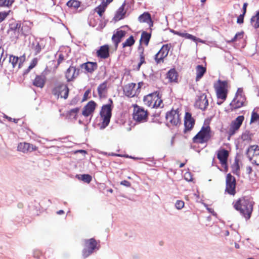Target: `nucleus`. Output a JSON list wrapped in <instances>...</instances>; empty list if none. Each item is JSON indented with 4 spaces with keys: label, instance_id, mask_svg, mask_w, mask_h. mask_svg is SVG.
Returning a JSON list of instances; mask_svg holds the SVG:
<instances>
[{
    "label": "nucleus",
    "instance_id": "10",
    "mask_svg": "<svg viewBox=\"0 0 259 259\" xmlns=\"http://www.w3.org/2000/svg\"><path fill=\"white\" fill-rule=\"evenodd\" d=\"M214 88L217 97L225 100L227 98L228 93V81L219 80L217 83L214 85Z\"/></svg>",
    "mask_w": 259,
    "mask_h": 259
},
{
    "label": "nucleus",
    "instance_id": "30",
    "mask_svg": "<svg viewBox=\"0 0 259 259\" xmlns=\"http://www.w3.org/2000/svg\"><path fill=\"white\" fill-rule=\"evenodd\" d=\"M174 33L179 36L185 37L187 39H190L194 41H198L200 42H203V41L199 38H197L196 36L190 34L188 33H183L179 31H174Z\"/></svg>",
    "mask_w": 259,
    "mask_h": 259
},
{
    "label": "nucleus",
    "instance_id": "61",
    "mask_svg": "<svg viewBox=\"0 0 259 259\" xmlns=\"http://www.w3.org/2000/svg\"><path fill=\"white\" fill-rule=\"evenodd\" d=\"M77 152H80V153H86V151L85 150H78L77 151Z\"/></svg>",
    "mask_w": 259,
    "mask_h": 259
},
{
    "label": "nucleus",
    "instance_id": "16",
    "mask_svg": "<svg viewBox=\"0 0 259 259\" xmlns=\"http://www.w3.org/2000/svg\"><path fill=\"white\" fill-rule=\"evenodd\" d=\"M244 119V116L243 115H240L238 116L231 122L230 127L228 132L230 136L235 134V133L239 129Z\"/></svg>",
    "mask_w": 259,
    "mask_h": 259
},
{
    "label": "nucleus",
    "instance_id": "11",
    "mask_svg": "<svg viewBox=\"0 0 259 259\" xmlns=\"http://www.w3.org/2000/svg\"><path fill=\"white\" fill-rule=\"evenodd\" d=\"M247 157L253 163L259 165V146L253 145L249 146L246 150Z\"/></svg>",
    "mask_w": 259,
    "mask_h": 259
},
{
    "label": "nucleus",
    "instance_id": "36",
    "mask_svg": "<svg viewBox=\"0 0 259 259\" xmlns=\"http://www.w3.org/2000/svg\"><path fill=\"white\" fill-rule=\"evenodd\" d=\"M259 123V108H254L251 112L250 124Z\"/></svg>",
    "mask_w": 259,
    "mask_h": 259
},
{
    "label": "nucleus",
    "instance_id": "29",
    "mask_svg": "<svg viewBox=\"0 0 259 259\" xmlns=\"http://www.w3.org/2000/svg\"><path fill=\"white\" fill-rule=\"evenodd\" d=\"M196 81H199L206 72V67L203 66L202 65H198L196 68Z\"/></svg>",
    "mask_w": 259,
    "mask_h": 259
},
{
    "label": "nucleus",
    "instance_id": "27",
    "mask_svg": "<svg viewBox=\"0 0 259 259\" xmlns=\"http://www.w3.org/2000/svg\"><path fill=\"white\" fill-rule=\"evenodd\" d=\"M46 77L45 75H36L33 80L32 84L34 86L41 89L44 87L46 82Z\"/></svg>",
    "mask_w": 259,
    "mask_h": 259
},
{
    "label": "nucleus",
    "instance_id": "7",
    "mask_svg": "<svg viewBox=\"0 0 259 259\" xmlns=\"http://www.w3.org/2000/svg\"><path fill=\"white\" fill-rule=\"evenodd\" d=\"M99 242L94 238L84 240V248L82 250V255L83 258H86L92 254L95 249H99Z\"/></svg>",
    "mask_w": 259,
    "mask_h": 259
},
{
    "label": "nucleus",
    "instance_id": "60",
    "mask_svg": "<svg viewBox=\"0 0 259 259\" xmlns=\"http://www.w3.org/2000/svg\"><path fill=\"white\" fill-rule=\"evenodd\" d=\"M185 164H186V163H181L179 165V167L182 168V167H184V165H185Z\"/></svg>",
    "mask_w": 259,
    "mask_h": 259
},
{
    "label": "nucleus",
    "instance_id": "42",
    "mask_svg": "<svg viewBox=\"0 0 259 259\" xmlns=\"http://www.w3.org/2000/svg\"><path fill=\"white\" fill-rule=\"evenodd\" d=\"M14 2V0H0V7H10Z\"/></svg>",
    "mask_w": 259,
    "mask_h": 259
},
{
    "label": "nucleus",
    "instance_id": "43",
    "mask_svg": "<svg viewBox=\"0 0 259 259\" xmlns=\"http://www.w3.org/2000/svg\"><path fill=\"white\" fill-rule=\"evenodd\" d=\"M32 49L35 52V54L37 55L39 53L42 49L41 45L38 42L33 43Z\"/></svg>",
    "mask_w": 259,
    "mask_h": 259
},
{
    "label": "nucleus",
    "instance_id": "47",
    "mask_svg": "<svg viewBox=\"0 0 259 259\" xmlns=\"http://www.w3.org/2000/svg\"><path fill=\"white\" fill-rule=\"evenodd\" d=\"M66 59L65 56L62 54L60 53L59 54L58 58L57 59V65L56 68H57L59 65Z\"/></svg>",
    "mask_w": 259,
    "mask_h": 259
},
{
    "label": "nucleus",
    "instance_id": "51",
    "mask_svg": "<svg viewBox=\"0 0 259 259\" xmlns=\"http://www.w3.org/2000/svg\"><path fill=\"white\" fill-rule=\"evenodd\" d=\"M4 117L6 118V119H7L8 120V121H13L15 123H17L19 120V119H18L12 118L9 117L8 116L6 115L4 116Z\"/></svg>",
    "mask_w": 259,
    "mask_h": 259
},
{
    "label": "nucleus",
    "instance_id": "1",
    "mask_svg": "<svg viewBox=\"0 0 259 259\" xmlns=\"http://www.w3.org/2000/svg\"><path fill=\"white\" fill-rule=\"evenodd\" d=\"M234 208L238 211L246 220H249L253 211L254 202L249 196H244L239 198L232 203Z\"/></svg>",
    "mask_w": 259,
    "mask_h": 259
},
{
    "label": "nucleus",
    "instance_id": "18",
    "mask_svg": "<svg viewBox=\"0 0 259 259\" xmlns=\"http://www.w3.org/2000/svg\"><path fill=\"white\" fill-rule=\"evenodd\" d=\"M126 32L121 29H117L116 31L113 34L111 39L114 44L115 50H116L119 44L122 39L125 36Z\"/></svg>",
    "mask_w": 259,
    "mask_h": 259
},
{
    "label": "nucleus",
    "instance_id": "28",
    "mask_svg": "<svg viewBox=\"0 0 259 259\" xmlns=\"http://www.w3.org/2000/svg\"><path fill=\"white\" fill-rule=\"evenodd\" d=\"M138 21L140 23H147L150 27L153 25V22L151 19V15L148 12H144L139 16Z\"/></svg>",
    "mask_w": 259,
    "mask_h": 259
},
{
    "label": "nucleus",
    "instance_id": "52",
    "mask_svg": "<svg viewBox=\"0 0 259 259\" xmlns=\"http://www.w3.org/2000/svg\"><path fill=\"white\" fill-rule=\"evenodd\" d=\"M143 85V82H139L138 84H136V89L137 90H139V93H140L141 92V89Z\"/></svg>",
    "mask_w": 259,
    "mask_h": 259
},
{
    "label": "nucleus",
    "instance_id": "56",
    "mask_svg": "<svg viewBox=\"0 0 259 259\" xmlns=\"http://www.w3.org/2000/svg\"><path fill=\"white\" fill-rule=\"evenodd\" d=\"M89 91H87L84 94V96H83V100H86V98L87 97H88V96L89 95Z\"/></svg>",
    "mask_w": 259,
    "mask_h": 259
},
{
    "label": "nucleus",
    "instance_id": "8",
    "mask_svg": "<svg viewBox=\"0 0 259 259\" xmlns=\"http://www.w3.org/2000/svg\"><path fill=\"white\" fill-rule=\"evenodd\" d=\"M133 106L134 107L133 119L139 122L146 121L148 115L147 110H145L143 107L139 106L137 104H134Z\"/></svg>",
    "mask_w": 259,
    "mask_h": 259
},
{
    "label": "nucleus",
    "instance_id": "3",
    "mask_svg": "<svg viewBox=\"0 0 259 259\" xmlns=\"http://www.w3.org/2000/svg\"><path fill=\"white\" fill-rule=\"evenodd\" d=\"M212 137V132L209 125L202 126L200 131L193 138L192 141L195 144H203L207 143Z\"/></svg>",
    "mask_w": 259,
    "mask_h": 259
},
{
    "label": "nucleus",
    "instance_id": "54",
    "mask_svg": "<svg viewBox=\"0 0 259 259\" xmlns=\"http://www.w3.org/2000/svg\"><path fill=\"white\" fill-rule=\"evenodd\" d=\"M247 3H245L243 4V14H245L246 13V8H247Z\"/></svg>",
    "mask_w": 259,
    "mask_h": 259
},
{
    "label": "nucleus",
    "instance_id": "58",
    "mask_svg": "<svg viewBox=\"0 0 259 259\" xmlns=\"http://www.w3.org/2000/svg\"><path fill=\"white\" fill-rule=\"evenodd\" d=\"M101 2H102V3H102V4H106V2H107V1H108V0H101ZM109 1H110V4L111 2H112V1H113V0H109Z\"/></svg>",
    "mask_w": 259,
    "mask_h": 259
},
{
    "label": "nucleus",
    "instance_id": "33",
    "mask_svg": "<svg viewBox=\"0 0 259 259\" xmlns=\"http://www.w3.org/2000/svg\"><path fill=\"white\" fill-rule=\"evenodd\" d=\"M178 73L175 69H170L167 73V78L170 82H177L178 81Z\"/></svg>",
    "mask_w": 259,
    "mask_h": 259
},
{
    "label": "nucleus",
    "instance_id": "62",
    "mask_svg": "<svg viewBox=\"0 0 259 259\" xmlns=\"http://www.w3.org/2000/svg\"><path fill=\"white\" fill-rule=\"evenodd\" d=\"M206 0H200L201 3L203 5L205 2Z\"/></svg>",
    "mask_w": 259,
    "mask_h": 259
},
{
    "label": "nucleus",
    "instance_id": "5",
    "mask_svg": "<svg viewBox=\"0 0 259 259\" xmlns=\"http://www.w3.org/2000/svg\"><path fill=\"white\" fill-rule=\"evenodd\" d=\"M144 104L151 108L162 107L163 101L159 96V93L155 92L144 97Z\"/></svg>",
    "mask_w": 259,
    "mask_h": 259
},
{
    "label": "nucleus",
    "instance_id": "14",
    "mask_svg": "<svg viewBox=\"0 0 259 259\" xmlns=\"http://www.w3.org/2000/svg\"><path fill=\"white\" fill-rule=\"evenodd\" d=\"M236 179L235 177L230 174H228L226 180L225 191L228 194L234 195L236 194Z\"/></svg>",
    "mask_w": 259,
    "mask_h": 259
},
{
    "label": "nucleus",
    "instance_id": "53",
    "mask_svg": "<svg viewBox=\"0 0 259 259\" xmlns=\"http://www.w3.org/2000/svg\"><path fill=\"white\" fill-rule=\"evenodd\" d=\"M120 184L122 185H124V186H125L126 187H129L131 185V184H130V182H128L127 181H126V180H124V181H121V183H120Z\"/></svg>",
    "mask_w": 259,
    "mask_h": 259
},
{
    "label": "nucleus",
    "instance_id": "20",
    "mask_svg": "<svg viewBox=\"0 0 259 259\" xmlns=\"http://www.w3.org/2000/svg\"><path fill=\"white\" fill-rule=\"evenodd\" d=\"M208 105V101L206 95L202 94L198 97L195 106L202 110H205Z\"/></svg>",
    "mask_w": 259,
    "mask_h": 259
},
{
    "label": "nucleus",
    "instance_id": "22",
    "mask_svg": "<svg viewBox=\"0 0 259 259\" xmlns=\"http://www.w3.org/2000/svg\"><path fill=\"white\" fill-rule=\"evenodd\" d=\"M37 149V147L36 146L26 142L20 143L17 146V150L24 153L35 151Z\"/></svg>",
    "mask_w": 259,
    "mask_h": 259
},
{
    "label": "nucleus",
    "instance_id": "39",
    "mask_svg": "<svg viewBox=\"0 0 259 259\" xmlns=\"http://www.w3.org/2000/svg\"><path fill=\"white\" fill-rule=\"evenodd\" d=\"M250 21L252 25L255 29L259 28V11L256 12L255 16L251 17Z\"/></svg>",
    "mask_w": 259,
    "mask_h": 259
},
{
    "label": "nucleus",
    "instance_id": "2",
    "mask_svg": "<svg viewBox=\"0 0 259 259\" xmlns=\"http://www.w3.org/2000/svg\"><path fill=\"white\" fill-rule=\"evenodd\" d=\"M51 92L57 99L60 98L66 100L69 96V89L68 85L64 82L56 81L52 88Z\"/></svg>",
    "mask_w": 259,
    "mask_h": 259
},
{
    "label": "nucleus",
    "instance_id": "50",
    "mask_svg": "<svg viewBox=\"0 0 259 259\" xmlns=\"http://www.w3.org/2000/svg\"><path fill=\"white\" fill-rule=\"evenodd\" d=\"M244 15H245L244 14H240L238 17L237 19V23L238 24H241L243 23Z\"/></svg>",
    "mask_w": 259,
    "mask_h": 259
},
{
    "label": "nucleus",
    "instance_id": "48",
    "mask_svg": "<svg viewBox=\"0 0 259 259\" xmlns=\"http://www.w3.org/2000/svg\"><path fill=\"white\" fill-rule=\"evenodd\" d=\"M10 11L8 12H0V23L3 21L9 15Z\"/></svg>",
    "mask_w": 259,
    "mask_h": 259
},
{
    "label": "nucleus",
    "instance_id": "9",
    "mask_svg": "<svg viewBox=\"0 0 259 259\" xmlns=\"http://www.w3.org/2000/svg\"><path fill=\"white\" fill-rule=\"evenodd\" d=\"M246 98L243 94L242 91L238 90L235 98L230 104L231 111L235 110L241 108L245 105Z\"/></svg>",
    "mask_w": 259,
    "mask_h": 259
},
{
    "label": "nucleus",
    "instance_id": "46",
    "mask_svg": "<svg viewBox=\"0 0 259 259\" xmlns=\"http://www.w3.org/2000/svg\"><path fill=\"white\" fill-rule=\"evenodd\" d=\"M243 35V32H238L235 34V35L234 36V37L230 41H228V42H235L238 39H241V38H242Z\"/></svg>",
    "mask_w": 259,
    "mask_h": 259
},
{
    "label": "nucleus",
    "instance_id": "31",
    "mask_svg": "<svg viewBox=\"0 0 259 259\" xmlns=\"http://www.w3.org/2000/svg\"><path fill=\"white\" fill-rule=\"evenodd\" d=\"M151 37V34L150 33H148L146 31H143L141 34V38L140 39V45L141 46V44L143 43L146 46H148L149 45V42L150 39Z\"/></svg>",
    "mask_w": 259,
    "mask_h": 259
},
{
    "label": "nucleus",
    "instance_id": "12",
    "mask_svg": "<svg viewBox=\"0 0 259 259\" xmlns=\"http://www.w3.org/2000/svg\"><path fill=\"white\" fill-rule=\"evenodd\" d=\"M171 47L170 44L163 45L160 50L154 56V60L157 64L163 63L164 59L167 56L169 51Z\"/></svg>",
    "mask_w": 259,
    "mask_h": 259
},
{
    "label": "nucleus",
    "instance_id": "23",
    "mask_svg": "<svg viewBox=\"0 0 259 259\" xmlns=\"http://www.w3.org/2000/svg\"><path fill=\"white\" fill-rule=\"evenodd\" d=\"M195 124V119L192 117L189 112H186L184 119L185 130L184 132L191 131Z\"/></svg>",
    "mask_w": 259,
    "mask_h": 259
},
{
    "label": "nucleus",
    "instance_id": "59",
    "mask_svg": "<svg viewBox=\"0 0 259 259\" xmlns=\"http://www.w3.org/2000/svg\"><path fill=\"white\" fill-rule=\"evenodd\" d=\"M64 213V211L62 210H60L59 211H57V213L59 214H62Z\"/></svg>",
    "mask_w": 259,
    "mask_h": 259
},
{
    "label": "nucleus",
    "instance_id": "64",
    "mask_svg": "<svg viewBox=\"0 0 259 259\" xmlns=\"http://www.w3.org/2000/svg\"><path fill=\"white\" fill-rule=\"evenodd\" d=\"M111 155H115V156H120V155H119V154H112Z\"/></svg>",
    "mask_w": 259,
    "mask_h": 259
},
{
    "label": "nucleus",
    "instance_id": "26",
    "mask_svg": "<svg viewBox=\"0 0 259 259\" xmlns=\"http://www.w3.org/2000/svg\"><path fill=\"white\" fill-rule=\"evenodd\" d=\"M80 67L84 68L87 72L92 74L97 69L98 64L95 62L88 61L82 64Z\"/></svg>",
    "mask_w": 259,
    "mask_h": 259
},
{
    "label": "nucleus",
    "instance_id": "15",
    "mask_svg": "<svg viewBox=\"0 0 259 259\" xmlns=\"http://www.w3.org/2000/svg\"><path fill=\"white\" fill-rule=\"evenodd\" d=\"M136 83H130L126 84L123 88V93L125 96L132 98L137 97L139 95V90L136 89Z\"/></svg>",
    "mask_w": 259,
    "mask_h": 259
},
{
    "label": "nucleus",
    "instance_id": "13",
    "mask_svg": "<svg viewBox=\"0 0 259 259\" xmlns=\"http://www.w3.org/2000/svg\"><path fill=\"white\" fill-rule=\"evenodd\" d=\"M166 120L168 123H170L173 126H177L180 124L181 121L179 110L172 109L167 112L166 114Z\"/></svg>",
    "mask_w": 259,
    "mask_h": 259
},
{
    "label": "nucleus",
    "instance_id": "63",
    "mask_svg": "<svg viewBox=\"0 0 259 259\" xmlns=\"http://www.w3.org/2000/svg\"><path fill=\"white\" fill-rule=\"evenodd\" d=\"M108 191L110 193H112L113 192V190L112 189H110L108 190Z\"/></svg>",
    "mask_w": 259,
    "mask_h": 259
},
{
    "label": "nucleus",
    "instance_id": "24",
    "mask_svg": "<svg viewBox=\"0 0 259 259\" xmlns=\"http://www.w3.org/2000/svg\"><path fill=\"white\" fill-rule=\"evenodd\" d=\"M79 70H76L75 67L70 66L65 72V77L68 82L72 81L78 75Z\"/></svg>",
    "mask_w": 259,
    "mask_h": 259
},
{
    "label": "nucleus",
    "instance_id": "41",
    "mask_svg": "<svg viewBox=\"0 0 259 259\" xmlns=\"http://www.w3.org/2000/svg\"><path fill=\"white\" fill-rule=\"evenodd\" d=\"M66 5L68 7L77 9L80 7V2L77 0H70L67 3Z\"/></svg>",
    "mask_w": 259,
    "mask_h": 259
},
{
    "label": "nucleus",
    "instance_id": "32",
    "mask_svg": "<svg viewBox=\"0 0 259 259\" xmlns=\"http://www.w3.org/2000/svg\"><path fill=\"white\" fill-rule=\"evenodd\" d=\"M138 51L140 54V62L138 64L137 69L139 70L141 66V65L143 64L146 63L145 61V56L144 55V48L139 45L138 47Z\"/></svg>",
    "mask_w": 259,
    "mask_h": 259
},
{
    "label": "nucleus",
    "instance_id": "19",
    "mask_svg": "<svg viewBox=\"0 0 259 259\" xmlns=\"http://www.w3.org/2000/svg\"><path fill=\"white\" fill-rule=\"evenodd\" d=\"M96 56L100 59H106L110 57V47L108 45L101 46L96 51Z\"/></svg>",
    "mask_w": 259,
    "mask_h": 259
},
{
    "label": "nucleus",
    "instance_id": "4",
    "mask_svg": "<svg viewBox=\"0 0 259 259\" xmlns=\"http://www.w3.org/2000/svg\"><path fill=\"white\" fill-rule=\"evenodd\" d=\"M113 101L109 99L108 103L102 107L100 111V115L102 119L101 127L105 128L109 123L112 115V110L113 108Z\"/></svg>",
    "mask_w": 259,
    "mask_h": 259
},
{
    "label": "nucleus",
    "instance_id": "45",
    "mask_svg": "<svg viewBox=\"0 0 259 259\" xmlns=\"http://www.w3.org/2000/svg\"><path fill=\"white\" fill-rule=\"evenodd\" d=\"M82 181L90 183L92 181V177L88 174H83L80 175V178H79Z\"/></svg>",
    "mask_w": 259,
    "mask_h": 259
},
{
    "label": "nucleus",
    "instance_id": "35",
    "mask_svg": "<svg viewBox=\"0 0 259 259\" xmlns=\"http://www.w3.org/2000/svg\"><path fill=\"white\" fill-rule=\"evenodd\" d=\"M97 91L99 96L100 98L103 97L107 91V82L105 81L100 84L98 87Z\"/></svg>",
    "mask_w": 259,
    "mask_h": 259
},
{
    "label": "nucleus",
    "instance_id": "44",
    "mask_svg": "<svg viewBox=\"0 0 259 259\" xmlns=\"http://www.w3.org/2000/svg\"><path fill=\"white\" fill-rule=\"evenodd\" d=\"M37 63V60L36 58H34L31 62V63L28 68L25 71L24 74L28 73L31 69L33 68Z\"/></svg>",
    "mask_w": 259,
    "mask_h": 259
},
{
    "label": "nucleus",
    "instance_id": "34",
    "mask_svg": "<svg viewBox=\"0 0 259 259\" xmlns=\"http://www.w3.org/2000/svg\"><path fill=\"white\" fill-rule=\"evenodd\" d=\"M110 4V1L108 0L106 4L101 3L95 9V11L98 13V14L102 17L103 13L105 12L106 8Z\"/></svg>",
    "mask_w": 259,
    "mask_h": 259
},
{
    "label": "nucleus",
    "instance_id": "21",
    "mask_svg": "<svg viewBox=\"0 0 259 259\" xmlns=\"http://www.w3.org/2000/svg\"><path fill=\"white\" fill-rule=\"evenodd\" d=\"M97 105L94 101L89 102L87 104L84 106L82 111V114L85 117H88L92 115L94 112Z\"/></svg>",
    "mask_w": 259,
    "mask_h": 259
},
{
    "label": "nucleus",
    "instance_id": "17",
    "mask_svg": "<svg viewBox=\"0 0 259 259\" xmlns=\"http://www.w3.org/2000/svg\"><path fill=\"white\" fill-rule=\"evenodd\" d=\"M229 155V151L225 149H220L217 151V158L219 160L221 165L225 168H227V161Z\"/></svg>",
    "mask_w": 259,
    "mask_h": 259
},
{
    "label": "nucleus",
    "instance_id": "40",
    "mask_svg": "<svg viewBox=\"0 0 259 259\" xmlns=\"http://www.w3.org/2000/svg\"><path fill=\"white\" fill-rule=\"evenodd\" d=\"M79 108L76 107L68 111L67 113V115L69 118H72L76 119L77 114L79 112Z\"/></svg>",
    "mask_w": 259,
    "mask_h": 259
},
{
    "label": "nucleus",
    "instance_id": "55",
    "mask_svg": "<svg viewBox=\"0 0 259 259\" xmlns=\"http://www.w3.org/2000/svg\"><path fill=\"white\" fill-rule=\"evenodd\" d=\"M41 253L39 251H35L34 252V256L35 257L38 258Z\"/></svg>",
    "mask_w": 259,
    "mask_h": 259
},
{
    "label": "nucleus",
    "instance_id": "38",
    "mask_svg": "<svg viewBox=\"0 0 259 259\" xmlns=\"http://www.w3.org/2000/svg\"><path fill=\"white\" fill-rule=\"evenodd\" d=\"M253 136V135L249 131H246L242 134L241 139L243 141L249 143L252 141Z\"/></svg>",
    "mask_w": 259,
    "mask_h": 259
},
{
    "label": "nucleus",
    "instance_id": "37",
    "mask_svg": "<svg viewBox=\"0 0 259 259\" xmlns=\"http://www.w3.org/2000/svg\"><path fill=\"white\" fill-rule=\"evenodd\" d=\"M135 39L133 35H131L122 44V48L132 47L135 43Z\"/></svg>",
    "mask_w": 259,
    "mask_h": 259
},
{
    "label": "nucleus",
    "instance_id": "49",
    "mask_svg": "<svg viewBox=\"0 0 259 259\" xmlns=\"http://www.w3.org/2000/svg\"><path fill=\"white\" fill-rule=\"evenodd\" d=\"M184 202L182 200H177L175 206L178 209H181L184 206Z\"/></svg>",
    "mask_w": 259,
    "mask_h": 259
},
{
    "label": "nucleus",
    "instance_id": "6",
    "mask_svg": "<svg viewBox=\"0 0 259 259\" xmlns=\"http://www.w3.org/2000/svg\"><path fill=\"white\" fill-rule=\"evenodd\" d=\"M25 61V58L23 57H16L11 55L9 57V63L6 65L2 64L4 68L5 72L10 74L14 71V68L19 69Z\"/></svg>",
    "mask_w": 259,
    "mask_h": 259
},
{
    "label": "nucleus",
    "instance_id": "57",
    "mask_svg": "<svg viewBox=\"0 0 259 259\" xmlns=\"http://www.w3.org/2000/svg\"><path fill=\"white\" fill-rule=\"evenodd\" d=\"M246 170L248 174H251L252 172V168L250 166H248L246 167Z\"/></svg>",
    "mask_w": 259,
    "mask_h": 259
},
{
    "label": "nucleus",
    "instance_id": "25",
    "mask_svg": "<svg viewBox=\"0 0 259 259\" xmlns=\"http://www.w3.org/2000/svg\"><path fill=\"white\" fill-rule=\"evenodd\" d=\"M125 6L126 3L125 2H124L122 5L117 9L114 17V20L115 21H119L125 17V15L127 11L126 9H125Z\"/></svg>",
    "mask_w": 259,
    "mask_h": 259
}]
</instances>
